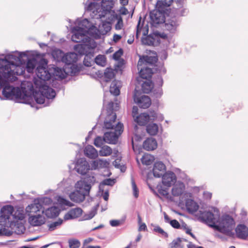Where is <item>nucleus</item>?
<instances>
[{
	"instance_id": "nucleus-1",
	"label": "nucleus",
	"mask_w": 248,
	"mask_h": 248,
	"mask_svg": "<svg viewBox=\"0 0 248 248\" xmlns=\"http://www.w3.org/2000/svg\"><path fill=\"white\" fill-rule=\"evenodd\" d=\"M47 62L43 58H40L39 63L37 67L36 74L38 78L34 79V83L38 91L33 94V97L38 104L47 106L49 104V99H53L56 95L54 89L46 85V81L51 76V73L46 68Z\"/></svg>"
},
{
	"instance_id": "nucleus-2",
	"label": "nucleus",
	"mask_w": 248,
	"mask_h": 248,
	"mask_svg": "<svg viewBox=\"0 0 248 248\" xmlns=\"http://www.w3.org/2000/svg\"><path fill=\"white\" fill-rule=\"evenodd\" d=\"M28 59L26 52L16 51L5 55L4 59H0V74L5 78L15 81V75H21L25 71V62Z\"/></svg>"
},
{
	"instance_id": "nucleus-3",
	"label": "nucleus",
	"mask_w": 248,
	"mask_h": 248,
	"mask_svg": "<svg viewBox=\"0 0 248 248\" xmlns=\"http://www.w3.org/2000/svg\"><path fill=\"white\" fill-rule=\"evenodd\" d=\"M199 218L203 222L216 230L229 236L234 235L233 230L235 226L233 219L229 215H224L220 218L219 210L215 207L208 211L199 212Z\"/></svg>"
},
{
	"instance_id": "nucleus-4",
	"label": "nucleus",
	"mask_w": 248,
	"mask_h": 248,
	"mask_svg": "<svg viewBox=\"0 0 248 248\" xmlns=\"http://www.w3.org/2000/svg\"><path fill=\"white\" fill-rule=\"evenodd\" d=\"M97 28L93 25L88 19H84L78 23V26L72 29L71 39L75 42H82L74 46V49L81 55H86L88 53L87 48L91 46L93 48L95 46V43L87 35L88 34H93L94 36Z\"/></svg>"
},
{
	"instance_id": "nucleus-5",
	"label": "nucleus",
	"mask_w": 248,
	"mask_h": 248,
	"mask_svg": "<svg viewBox=\"0 0 248 248\" xmlns=\"http://www.w3.org/2000/svg\"><path fill=\"white\" fill-rule=\"evenodd\" d=\"M116 114L112 112L107 116L104 122V127L106 129H111L109 132H106L105 141L109 144H115L119 135L123 132V124L120 123H116Z\"/></svg>"
},
{
	"instance_id": "nucleus-6",
	"label": "nucleus",
	"mask_w": 248,
	"mask_h": 248,
	"mask_svg": "<svg viewBox=\"0 0 248 248\" xmlns=\"http://www.w3.org/2000/svg\"><path fill=\"white\" fill-rule=\"evenodd\" d=\"M114 0H102L101 5L94 2L85 3V9L92 13L93 18L102 19L108 15H111L114 6Z\"/></svg>"
},
{
	"instance_id": "nucleus-7",
	"label": "nucleus",
	"mask_w": 248,
	"mask_h": 248,
	"mask_svg": "<svg viewBox=\"0 0 248 248\" xmlns=\"http://www.w3.org/2000/svg\"><path fill=\"white\" fill-rule=\"evenodd\" d=\"M1 81V88H3L2 94L7 99H21L24 98L25 95L19 87H15L9 85L8 83L9 80L0 76Z\"/></svg>"
},
{
	"instance_id": "nucleus-8",
	"label": "nucleus",
	"mask_w": 248,
	"mask_h": 248,
	"mask_svg": "<svg viewBox=\"0 0 248 248\" xmlns=\"http://www.w3.org/2000/svg\"><path fill=\"white\" fill-rule=\"evenodd\" d=\"M138 93V91L135 90L133 96L134 102L137 103L140 108H149L151 104L150 98L148 96L145 95L139 97L137 96Z\"/></svg>"
},
{
	"instance_id": "nucleus-9",
	"label": "nucleus",
	"mask_w": 248,
	"mask_h": 248,
	"mask_svg": "<svg viewBox=\"0 0 248 248\" xmlns=\"http://www.w3.org/2000/svg\"><path fill=\"white\" fill-rule=\"evenodd\" d=\"M151 23L154 26L163 23L165 20L164 14L158 10H154L150 13Z\"/></svg>"
},
{
	"instance_id": "nucleus-10",
	"label": "nucleus",
	"mask_w": 248,
	"mask_h": 248,
	"mask_svg": "<svg viewBox=\"0 0 248 248\" xmlns=\"http://www.w3.org/2000/svg\"><path fill=\"white\" fill-rule=\"evenodd\" d=\"M42 210H44L43 209V206L38 200H35L33 203L29 205L26 208V211L29 216L40 214V212L42 213Z\"/></svg>"
},
{
	"instance_id": "nucleus-11",
	"label": "nucleus",
	"mask_w": 248,
	"mask_h": 248,
	"mask_svg": "<svg viewBox=\"0 0 248 248\" xmlns=\"http://www.w3.org/2000/svg\"><path fill=\"white\" fill-rule=\"evenodd\" d=\"M14 211V208L11 205H6L3 206L0 210L1 216H0V223L6 224L10 216Z\"/></svg>"
},
{
	"instance_id": "nucleus-12",
	"label": "nucleus",
	"mask_w": 248,
	"mask_h": 248,
	"mask_svg": "<svg viewBox=\"0 0 248 248\" xmlns=\"http://www.w3.org/2000/svg\"><path fill=\"white\" fill-rule=\"evenodd\" d=\"M164 30L168 31L170 33H174L179 23L178 20L175 17H172L164 20Z\"/></svg>"
},
{
	"instance_id": "nucleus-13",
	"label": "nucleus",
	"mask_w": 248,
	"mask_h": 248,
	"mask_svg": "<svg viewBox=\"0 0 248 248\" xmlns=\"http://www.w3.org/2000/svg\"><path fill=\"white\" fill-rule=\"evenodd\" d=\"M138 68L139 70L140 76L141 78L147 79L151 77L153 74L152 69L147 66L142 67V61L141 59H140L138 62Z\"/></svg>"
},
{
	"instance_id": "nucleus-14",
	"label": "nucleus",
	"mask_w": 248,
	"mask_h": 248,
	"mask_svg": "<svg viewBox=\"0 0 248 248\" xmlns=\"http://www.w3.org/2000/svg\"><path fill=\"white\" fill-rule=\"evenodd\" d=\"M90 166L85 158H80L78 160L75 166L76 171L81 174L84 175L89 170Z\"/></svg>"
},
{
	"instance_id": "nucleus-15",
	"label": "nucleus",
	"mask_w": 248,
	"mask_h": 248,
	"mask_svg": "<svg viewBox=\"0 0 248 248\" xmlns=\"http://www.w3.org/2000/svg\"><path fill=\"white\" fill-rule=\"evenodd\" d=\"M43 214L42 213V214L31 215L29 217V222L33 226H40L45 224L46 220Z\"/></svg>"
},
{
	"instance_id": "nucleus-16",
	"label": "nucleus",
	"mask_w": 248,
	"mask_h": 248,
	"mask_svg": "<svg viewBox=\"0 0 248 248\" xmlns=\"http://www.w3.org/2000/svg\"><path fill=\"white\" fill-rule=\"evenodd\" d=\"M162 183L168 187L170 186L176 181V177L174 173L167 171L162 176Z\"/></svg>"
},
{
	"instance_id": "nucleus-17",
	"label": "nucleus",
	"mask_w": 248,
	"mask_h": 248,
	"mask_svg": "<svg viewBox=\"0 0 248 248\" xmlns=\"http://www.w3.org/2000/svg\"><path fill=\"white\" fill-rule=\"evenodd\" d=\"M88 192H86V190L84 191V190H76L75 191L71 193L69 197L70 199L76 202L80 203L83 202L85 198V195Z\"/></svg>"
},
{
	"instance_id": "nucleus-18",
	"label": "nucleus",
	"mask_w": 248,
	"mask_h": 248,
	"mask_svg": "<svg viewBox=\"0 0 248 248\" xmlns=\"http://www.w3.org/2000/svg\"><path fill=\"white\" fill-rule=\"evenodd\" d=\"M82 210L79 207L71 209L65 214L64 219L68 220L77 218L82 215Z\"/></svg>"
},
{
	"instance_id": "nucleus-19",
	"label": "nucleus",
	"mask_w": 248,
	"mask_h": 248,
	"mask_svg": "<svg viewBox=\"0 0 248 248\" xmlns=\"http://www.w3.org/2000/svg\"><path fill=\"white\" fill-rule=\"evenodd\" d=\"M40 58L38 57V55H37L36 58H33L32 59H29L28 57V59L26 60L27 61V63H25V68L26 70L28 73H32L35 67L36 66L37 67L39 63L40 60L38 59Z\"/></svg>"
},
{
	"instance_id": "nucleus-20",
	"label": "nucleus",
	"mask_w": 248,
	"mask_h": 248,
	"mask_svg": "<svg viewBox=\"0 0 248 248\" xmlns=\"http://www.w3.org/2000/svg\"><path fill=\"white\" fill-rule=\"evenodd\" d=\"M165 170V165L162 162H157L155 163L153 169L154 175L156 177H160L163 175Z\"/></svg>"
},
{
	"instance_id": "nucleus-21",
	"label": "nucleus",
	"mask_w": 248,
	"mask_h": 248,
	"mask_svg": "<svg viewBox=\"0 0 248 248\" xmlns=\"http://www.w3.org/2000/svg\"><path fill=\"white\" fill-rule=\"evenodd\" d=\"M143 148L147 151H153L157 147L156 140L153 138H147L143 143Z\"/></svg>"
},
{
	"instance_id": "nucleus-22",
	"label": "nucleus",
	"mask_w": 248,
	"mask_h": 248,
	"mask_svg": "<svg viewBox=\"0 0 248 248\" xmlns=\"http://www.w3.org/2000/svg\"><path fill=\"white\" fill-rule=\"evenodd\" d=\"M237 237L245 239L248 236V228L244 225H238L235 229Z\"/></svg>"
},
{
	"instance_id": "nucleus-23",
	"label": "nucleus",
	"mask_w": 248,
	"mask_h": 248,
	"mask_svg": "<svg viewBox=\"0 0 248 248\" xmlns=\"http://www.w3.org/2000/svg\"><path fill=\"white\" fill-rule=\"evenodd\" d=\"M60 212V209L56 206H52L45 210L42 211V213L45 214L48 218H53L58 216Z\"/></svg>"
},
{
	"instance_id": "nucleus-24",
	"label": "nucleus",
	"mask_w": 248,
	"mask_h": 248,
	"mask_svg": "<svg viewBox=\"0 0 248 248\" xmlns=\"http://www.w3.org/2000/svg\"><path fill=\"white\" fill-rule=\"evenodd\" d=\"M141 18L140 17L137 26L136 35L137 37L141 33L144 36H146L148 32V26L146 24L144 25V22H141Z\"/></svg>"
},
{
	"instance_id": "nucleus-25",
	"label": "nucleus",
	"mask_w": 248,
	"mask_h": 248,
	"mask_svg": "<svg viewBox=\"0 0 248 248\" xmlns=\"http://www.w3.org/2000/svg\"><path fill=\"white\" fill-rule=\"evenodd\" d=\"M111 29V26L108 22H103L101 25L99 26L96 32H94V36H98V32L103 35L106 34Z\"/></svg>"
},
{
	"instance_id": "nucleus-26",
	"label": "nucleus",
	"mask_w": 248,
	"mask_h": 248,
	"mask_svg": "<svg viewBox=\"0 0 248 248\" xmlns=\"http://www.w3.org/2000/svg\"><path fill=\"white\" fill-rule=\"evenodd\" d=\"M85 155L90 158H95L98 156L97 151L92 145H87L84 149Z\"/></svg>"
},
{
	"instance_id": "nucleus-27",
	"label": "nucleus",
	"mask_w": 248,
	"mask_h": 248,
	"mask_svg": "<svg viewBox=\"0 0 248 248\" xmlns=\"http://www.w3.org/2000/svg\"><path fill=\"white\" fill-rule=\"evenodd\" d=\"M77 60V54L75 53H69L65 54L62 57V61L64 62L67 66H69L73 63L76 62Z\"/></svg>"
},
{
	"instance_id": "nucleus-28",
	"label": "nucleus",
	"mask_w": 248,
	"mask_h": 248,
	"mask_svg": "<svg viewBox=\"0 0 248 248\" xmlns=\"http://www.w3.org/2000/svg\"><path fill=\"white\" fill-rule=\"evenodd\" d=\"M185 188L184 184L178 182L173 186L171 190L172 194L174 196H179L183 193Z\"/></svg>"
},
{
	"instance_id": "nucleus-29",
	"label": "nucleus",
	"mask_w": 248,
	"mask_h": 248,
	"mask_svg": "<svg viewBox=\"0 0 248 248\" xmlns=\"http://www.w3.org/2000/svg\"><path fill=\"white\" fill-rule=\"evenodd\" d=\"M122 86V83L119 80H114L112 82L110 86V93L115 96L120 94V88Z\"/></svg>"
},
{
	"instance_id": "nucleus-30",
	"label": "nucleus",
	"mask_w": 248,
	"mask_h": 248,
	"mask_svg": "<svg viewBox=\"0 0 248 248\" xmlns=\"http://www.w3.org/2000/svg\"><path fill=\"white\" fill-rule=\"evenodd\" d=\"M141 42L142 44L148 46H155L159 43L158 41H156L153 34L142 38Z\"/></svg>"
},
{
	"instance_id": "nucleus-31",
	"label": "nucleus",
	"mask_w": 248,
	"mask_h": 248,
	"mask_svg": "<svg viewBox=\"0 0 248 248\" xmlns=\"http://www.w3.org/2000/svg\"><path fill=\"white\" fill-rule=\"evenodd\" d=\"M67 68L62 69L58 67H55L53 68V73H51L54 76L57 77L58 78L63 79L64 78L66 75H67Z\"/></svg>"
},
{
	"instance_id": "nucleus-32",
	"label": "nucleus",
	"mask_w": 248,
	"mask_h": 248,
	"mask_svg": "<svg viewBox=\"0 0 248 248\" xmlns=\"http://www.w3.org/2000/svg\"><path fill=\"white\" fill-rule=\"evenodd\" d=\"M186 205L189 212L193 213L199 209V205L193 200L188 199L186 201Z\"/></svg>"
},
{
	"instance_id": "nucleus-33",
	"label": "nucleus",
	"mask_w": 248,
	"mask_h": 248,
	"mask_svg": "<svg viewBox=\"0 0 248 248\" xmlns=\"http://www.w3.org/2000/svg\"><path fill=\"white\" fill-rule=\"evenodd\" d=\"M149 117L146 113H143L140 114L139 116H136L135 120V121L140 125H144L148 122H150Z\"/></svg>"
},
{
	"instance_id": "nucleus-34",
	"label": "nucleus",
	"mask_w": 248,
	"mask_h": 248,
	"mask_svg": "<svg viewBox=\"0 0 248 248\" xmlns=\"http://www.w3.org/2000/svg\"><path fill=\"white\" fill-rule=\"evenodd\" d=\"M111 20L117 19V22L115 25V29L116 30H120L123 27V21L121 15L116 13L115 11L112 12L111 15Z\"/></svg>"
},
{
	"instance_id": "nucleus-35",
	"label": "nucleus",
	"mask_w": 248,
	"mask_h": 248,
	"mask_svg": "<svg viewBox=\"0 0 248 248\" xmlns=\"http://www.w3.org/2000/svg\"><path fill=\"white\" fill-rule=\"evenodd\" d=\"M75 187L77 190H84V191L86 190V192H89L90 189V185L86 184L84 180L77 182L76 184Z\"/></svg>"
},
{
	"instance_id": "nucleus-36",
	"label": "nucleus",
	"mask_w": 248,
	"mask_h": 248,
	"mask_svg": "<svg viewBox=\"0 0 248 248\" xmlns=\"http://www.w3.org/2000/svg\"><path fill=\"white\" fill-rule=\"evenodd\" d=\"M146 131L150 135H155L158 131V126L156 124H150L146 127Z\"/></svg>"
},
{
	"instance_id": "nucleus-37",
	"label": "nucleus",
	"mask_w": 248,
	"mask_h": 248,
	"mask_svg": "<svg viewBox=\"0 0 248 248\" xmlns=\"http://www.w3.org/2000/svg\"><path fill=\"white\" fill-rule=\"evenodd\" d=\"M154 87L153 83L150 80H147L142 84V91L145 93H149Z\"/></svg>"
},
{
	"instance_id": "nucleus-38",
	"label": "nucleus",
	"mask_w": 248,
	"mask_h": 248,
	"mask_svg": "<svg viewBox=\"0 0 248 248\" xmlns=\"http://www.w3.org/2000/svg\"><path fill=\"white\" fill-rule=\"evenodd\" d=\"M112 153V149L108 145L103 146L99 152V154L101 156H108Z\"/></svg>"
},
{
	"instance_id": "nucleus-39",
	"label": "nucleus",
	"mask_w": 248,
	"mask_h": 248,
	"mask_svg": "<svg viewBox=\"0 0 248 248\" xmlns=\"http://www.w3.org/2000/svg\"><path fill=\"white\" fill-rule=\"evenodd\" d=\"M140 59L142 61V64L145 63V65L147 63L154 64L157 61V58L156 56H144L142 58Z\"/></svg>"
},
{
	"instance_id": "nucleus-40",
	"label": "nucleus",
	"mask_w": 248,
	"mask_h": 248,
	"mask_svg": "<svg viewBox=\"0 0 248 248\" xmlns=\"http://www.w3.org/2000/svg\"><path fill=\"white\" fill-rule=\"evenodd\" d=\"M63 223V220L59 218L56 221L52 222L48 225V230L50 231L55 230L61 226Z\"/></svg>"
},
{
	"instance_id": "nucleus-41",
	"label": "nucleus",
	"mask_w": 248,
	"mask_h": 248,
	"mask_svg": "<svg viewBox=\"0 0 248 248\" xmlns=\"http://www.w3.org/2000/svg\"><path fill=\"white\" fill-rule=\"evenodd\" d=\"M154 160V157L149 154H145L141 158V162L146 165H150Z\"/></svg>"
},
{
	"instance_id": "nucleus-42",
	"label": "nucleus",
	"mask_w": 248,
	"mask_h": 248,
	"mask_svg": "<svg viewBox=\"0 0 248 248\" xmlns=\"http://www.w3.org/2000/svg\"><path fill=\"white\" fill-rule=\"evenodd\" d=\"M67 71V75H74L79 71V68L77 65L72 64L66 67Z\"/></svg>"
},
{
	"instance_id": "nucleus-43",
	"label": "nucleus",
	"mask_w": 248,
	"mask_h": 248,
	"mask_svg": "<svg viewBox=\"0 0 248 248\" xmlns=\"http://www.w3.org/2000/svg\"><path fill=\"white\" fill-rule=\"evenodd\" d=\"M99 204H97L93 206L92 210L85 216V219H91L96 214Z\"/></svg>"
},
{
	"instance_id": "nucleus-44",
	"label": "nucleus",
	"mask_w": 248,
	"mask_h": 248,
	"mask_svg": "<svg viewBox=\"0 0 248 248\" xmlns=\"http://www.w3.org/2000/svg\"><path fill=\"white\" fill-rule=\"evenodd\" d=\"M114 76V71L112 69L107 68L104 73V77L106 82L109 81Z\"/></svg>"
},
{
	"instance_id": "nucleus-45",
	"label": "nucleus",
	"mask_w": 248,
	"mask_h": 248,
	"mask_svg": "<svg viewBox=\"0 0 248 248\" xmlns=\"http://www.w3.org/2000/svg\"><path fill=\"white\" fill-rule=\"evenodd\" d=\"M95 62L97 65L104 66L106 63V58L104 55H98L95 59Z\"/></svg>"
},
{
	"instance_id": "nucleus-46",
	"label": "nucleus",
	"mask_w": 248,
	"mask_h": 248,
	"mask_svg": "<svg viewBox=\"0 0 248 248\" xmlns=\"http://www.w3.org/2000/svg\"><path fill=\"white\" fill-rule=\"evenodd\" d=\"M181 241L182 240L180 238L174 240L170 244L169 248H182L183 246L181 244Z\"/></svg>"
},
{
	"instance_id": "nucleus-47",
	"label": "nucleus",
	"mask_w": 248,
	"mask_h": 248,
	"mask_svg": "<svg viewBox=\"0 0 248 248\" xmlns=\"http://www.w3.org/2000/svg\"><path fill=\"white\" fill-rule=\"evenodd\" d=\"M68 244L70 248H79L80 246V242L76 239H69Z\"/></svg>"
},
{
	"instance_id": "nucleus-48",
	"label": "nucleus",
	"mask_w": 248,
	"mask_h": 248,
	"mask_svg": "<svg viewBox=\"0 0 248 248\" xmlns=\"http://www.w3.org/2000/svg\"><path fill=\"white\" fill-rule=\"evenodd\" d=\"M104 142H105V135H104L103 138L101 137L98 136L94 140V144L97 147H100L103 144Z\"/></svg>"
},
{
	"instance_id": "nucleus-49",
	"label": "nucleus",
	"mask_w": 248,
	"mask_h": 248,
	"mask_svg": "<svg viewBox=\"0 0 248 248\" xmlns=\"http://www.w3.org/2000/svg\"><path fill=\"white\" fill-rule=\"evenodd\" d=\"M58 202L62 205H66L70 207L73 206V204L72 202L61 197H59Z\"/></svg>"
},
{
	"instance_id": "nucleus-50",
	"label": "nucleus",
	"mask_w": 248,
	"mask_h": 248,
	"mask_svg": "<svg viewBox=\"0 0 248 248\" xmlns=\"http://www.w3.org/2000/svg\"><path fill=\"white\" fill-rule=\"evenodd\" d=\"M99 166L100 168L108 167L109 162L107 159H98Z\"/></svg>"
},
{
	"instance_id": "nucleus-51",
	"label": "nucleus",
	"mask_w": 248,
	"mask_h": 248,
	"mask_svg": "<svg viewBox=\"0 0 248 248\" xmlns=\"http://www.w3.org/2000/svg\"><path fill=\"white\" fill-rule=\"evenodd\" d=\"M153 35L155 38L156 41H158V42L159 38H161L163 39L167 38V35L165 32H159L158 31H156L153 33Z\"/></svg>"
},
{
	"instance_id": "nucleus-52",
	"label": "nucleus",
	"mask_w": 248,
	"mask_h": 248,
	"mask_svg": "<svg viewBox=\"0 0 248 248\" xmlns=\"http://www.w3.org/2000/svg\"><path fill=\"white\" fill-rule=\"evenodd\" d=\"M131 184L133 195L135 198H138V197L139 196V190L133 178L131 179Z\"/></svg>"
},
{
	"instance_id": "nucleus-53",
	"label": "nucleus",
	"mask_w": 248,
	"mask_h": 248,
	"mask_svg": "<svg viewBox=\"0 0 248 248\" xmlns=\"http://www.w3.org/2000/svg\"><path fill=\"white\" fill-rule=\"evenodd\" d=\"M14 218L18 220H22L25 217L23 211H16L13 215Z\"/></svg>"
},
{
	"instance_id": "nucleus-54",
	"label": "nucleus",
	"mask_w": 248,
	"mask_h": 248,
	"mask_svg": "<svg viewBox=\"0 0 248 248\" xmlns=\"http://www.w3.org/2000/svg\"><path fill=\"white\" fill-rule=\"evenodd\" d=\"M38 201L42 205H48L52 202V200L51 198L48 197H44L43 198L38 200Z\"/></svg>"
},
{
	"instance_id": "nucleus-55",
	"label": "nucleus",
	"mask_w": 248,
	"mask_h": 248,
	"mask_svg": "<svg viewBox=\"0 0 248 248\" xmlns=\"http://www.w3.org/2000/svg\"><path fill=\"white\" fill-rule=\"evenodd\" d=\"M154 230L155 232H157L160 234H161L162 236L167 237L168 234L166 232L162 229H161L159 226H156L155 227Z\"/></svg>"
},
{
	"instance_id": "nucleus-56",
	"label": "nucleus",
	"mask_w": 248,
	"mask_h": 248,
	"mask_svg": "<svg viewBox=\"0 0 248 248\" xmlns=\"http://www.w3.org/2000/svg\"><path fill=\"white\" fill-rule=\"evenodd\" d=\"M86 184L90 185V187L91 186V184H93L95 182V178L94 176H87L84 179Z\"/></svg>"
},
{
	"instance_id": "nucleus-57",
	"label": "nucleus",
	"mask_w": 248,
	"mask_h": 248,
	"mask_svg": "<svg viewBox=\"0 0 248 248\" xmlns=\"http://www.w3.org/2000/svg\"><path fill=\"white\" fill-rule=\"evenodd\" d=\"M157 189L158 192L162 196H167L168 195V190L166 188H162L161 186H157Z\"/></svg>"
},
{
	"instance_id": "nucleus-58",
	"label": "nucleus",
	"mask_w": 248,
	"mask_h": 248,
	"mask_svg": "<svg viewBox=\"0 0 248 248\" xmlns=\"http://www.w3.org/2000/svg\"><path fill=\"white\" fill-rule=\"evenodd\" d=\"M147 115L150 121H155L157 118V114L154 111H150L149 113H147Z\"/></svg>"
},
{
	"instance_id": "nucleus-59",
	"label": "nucleus",
	"mask_w": 248,
	"mask_h": 248,
	"mask_svg": "<svg viewBox=\"0 0 248 248\" xmlns=\"http://www.w3.org/2000/svg\"><path fill=\"white\" fill-rule=\"evenodd\" d=\"M123 54V51L120 49L115 52L113 55V58L115 60H118L121 57Z\"/></svg>"
},
{
	"instance_id": "nucleus-60",
	"label": "nucleus",
	"mask_w": 248,
	"mask_h": 248,
	"mask_svg": "<svg viewBox=\"0 0 248 248\" xmlns=\"http://www.w3.org/2000/svg\"><path fill=\"white\" fill-rule=\"evenodd\" d=\"M173 0H161V1L158 2V4L161 3L162 5L165 7H168L170 5Z\"/></svg>"
},
{
	"instance_id": "nucleus-61",
	"label": "nucleus",
	"mask_w": 248,
	"mask_h": 248,
	"mask_svg": "<svg viewBox=\"0 0 248 248\" xmlns=\"http://www.w3.org/2000/svg\"><path fill=\"white\" fill-rule=\"evenodd\" d=\"M124 6H122L120 8L119 10L120 15H126L128 13V10Z\"/></svg>"
},
{
	"instance_id": "nucleus-62",
	"label": "nucleus",
	"mask_w": 248,
	"mask_h": 248,
	"mask_svg": "<svg viewBox=\"0 0 248 248\" xmlns=\"http://www.w3.org/2000/svg\"><path fill=\"white\" fill-rule=\"evenodd\" d=\"M170 224L174 228L178 229L180 227L179 223L175 219L171 220Z\"/></svg>"
},
{
	"instance_id": "nucleus-63",
	"label": "nucleus",
	"mask_w": 248,
	"mask_h": 248,
	"mask_svg": "<svg viewBox=\"0 0 248 248\" xmlns=\"http://www.w3.org/2000/svg\"><path fill=\"white\" fill-rule=\"evenodd\" d=\"M114 180L111 179H107L103 182V184L107 186H112L114 184Z\"/></svg>"
},
{
	"instance_id": "nucleus-64",
	"label": "nucleus",
	"mask_w": 248,
	"mask_h": 248,
	"mask_svg": "<svg viewBox=\"0 0 248 248\" xmlns=\"http://www.w3.org/2000/svg\"><path fill=\"white\" fill-rule=\"evenodd\" d=\"M92 169L96 170L100 168L99 166L98 159L93 161L91 164Z\"/></svg>"
}]
</instances>
